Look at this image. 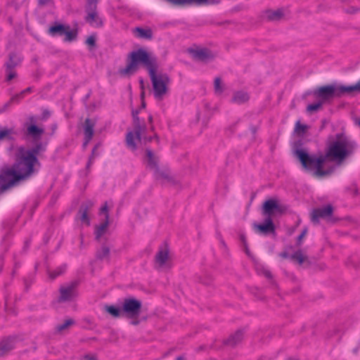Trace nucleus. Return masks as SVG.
<instances>
[{"label":"nucleus","mask_w":360,"mask_h":360,"mask_svg":"<svg viewBox=\"0 0 360 360\" xmlns=\"http://www.w3.org/2000/svg\"><path fill=\"white\" fill-rule=\"evenodd\" d=\"M354 148V142L345 135L340 134L330 141L325 156L317 158L309 155L304 149H296L294 153L304 168L314 169L316 175L323 176L333 171L332 169H325L330 160L342 161L352 153Z\"/></svg>","instance_id":"obj_1"},{"label":"nucleus","mask_w":360,"mask_h":360,"mask_svg":"<svg viewBox=\"0 0 360 360\" xmlns=\"http://www.w3.org/2000/svg\"><path fill=\"white\" fill-rule=\"evenodd\" d=\"M128 60L127 65L119 70L120 75L123 77L130 76L137 71L140 63L143 64L150 77L155 98L158 101L163 100L169 93L171 79L165 73H157L156 58L147 51L139 49L131 52Z\"/></svg>","instance_id":"obj_2"},{"label":"nucleus","mask_w":360,"mask_h":360,"mask_svg":"<svg viewBox=\"0 0 360 360\" xmlns=\"http://www.w3.org/2000/svg\"><path fill=\"white\" fill-rule=\"evenodd\" d=\"M44 150L41 144L32 149L19 147L15 150V162L12 168H4L0 172V187L2 191L14 186L18 181L30 176L39 165L37 155Z\"/></svg>","instance_id":"obj_3"},{"label":"nucleus","mask_w":360,"mask_h":360,"mask_svg":"<svg viewBox=\"0 0 360 360\" xmlns=\"http://www.w3.org/2000/svg\"><path fill=\"white\" fill-rule=\"evenodd\" d=\"M353 91L360 92V81L354 85L348 86L328 85L320 87L314 91L316 101L307 105V111L310 113L316 112L321 109L323 104L330 102L335 96L345 93L351 94Z\"/></svg>","instance_id":"obj_4"},{"label":"nucleus","mask_w":360,"mask_h":360,"mask_svg":"<svg viewBox=\"0 0 360 360\" xmlns=\"http://www.w3.org/2000/svg\"><path fill=\"white\" fill-rule=\"evenodd\" d=\"M134 131H129L126 136V142L128 148L135 150L137 143L141 142V135L146 131V126L137 116V112H133Z\"/></svg>","instance_id":"obj_5"},{"label":"nucleus","mask_w":360,"mask_h":360,"mask_svg":"<svg viewBox=\"0 0 360 360\" xmlns=\"http://www.w3.org/2000/svg\"><path fill=\"white\" fill-rule=\"evenodd\" d=\"M99 0H86L85 20L94 27H101L103 25L102 18L97 11V4Z\"/></svg>","instance_id":"obj_6"},{"label":"nucleus","mask_w":360,"mask_h":360,"mask_svg":"<svg viewBox=\"0 0 360 360\" xmlns=\"http://www.w3.org/2000/svg\"><path fill=\"white\" fill-rule=\"evenodd\" d=\"M146 162L147 166L153 171L155 178L162 182L168 180L169 172L167 170H162L158 167V158L150 150H146Z\"/></svg>","instance_id":"obj_7"},{"label":"nucleus","mask_w":360,"mask_h":360,"mask_svg":"<svg viewBox=\"0 0 360 360\" xmlns=\"http://www.w3.org/2000/svg\"><path fill=\"white\" fill-rule=\"evenodd\" d=\"M172 266V260L169 248L164 245L158 250L155 257V266L160 270L169 269Z\"/></svg>","instance_id":"obj_8"},{"label":"nucleus","mask_w":360,"mask_h":360,"mask_svg":"<svg viewBox=\"0 0 360 360\" xmlns=\"http://www.w3.org/2000/svg\"><path fill=\"white\" fill-rule=\"evenodd\" d=\"M141 308V302L139 300L134 298H127L122 303V314L128 318H136L139 315Z\"/></svg>","instance_id":"obj_9"},{"label":"nucleus","mask_w":360,"mask_h":360,"mask_svg":"<svg viewBox=\"0 0 360 360\" xmlns=\"http://www.w3.org/2000/svg\"><path fill=\"white\" fill-rule=\"evenodd\" d=\"M75 287V283H71L66 285L62 286L60 289V295L59 300L61 302L72 300L76 296Z\"/></svg>","instance_id":"obj_10"},{"label":"nucleus","mask_w":360,"mask_h":360,"mask_svg":"<svg viewBox=\"0 0 360 360\" xmlns=\"http://www.w3.org/2000/svg\"><path fill=\"white\" fill-rule=\"evenodd\" d=\"M333 212V208L330 205L324 207L314 210L311 212V219L314 224H318L320 219L330 217Z\"/></svg>","instance_id":"obj_11"},{"label":"nucleus","mask_w":360,"mask_h":360,"mask_svg":"<svg viewBox=\"0 0 360 360\" xmlns=\"http://www.w3.org/2000/svg\"><path fill=\"white\" fill-rule=\"evenodd\" d=\"M29 121L31 124L27 127L26 134L35 140L39 139L44 134V129L33 124L36 122V119L34 116H30Z\"/></svg>","instance_id":"obj_12"},{"label":"nucleus","mask_w":360,"mask_h":360,"mask_svg":"<svg viewBox=\"0 0 360 360\" xmlns=\"http://www.w3.org/2000/svg\"><path fill=\"white\" fill-rule=\"evenodd\" d=\"M282 207L274 200H266L263 205L264 214L268 215L269 217L274 212H282Z\"/></svg>","instance_id":"obj_13"},{"label":"nucleus","mask_w":360,"mask_h":360,"mask_svg":"<svg viewBox=\"0 0 360 360\" xmlns=\"http://www.w3.org/2000/svg\"><path fill=\"white\" fill-rule=\"evenodd\" d=\"M95 121L91 119H86L84 123V147H86L94 136V128Z\"/></svg>","instance_id":"obj_14"},{"label":"nucleus","mask_w":360,"mask_h":360,"mask_svg":"<svg viewBox=\"0 0 360 360\" xmlns=\"http://www.w3.org/2000/svg\"><path fill=\"white\" fill-rule=\"evenodd\" d=\"M101 213L105 214V221H103L101 225L97 226L96 229V239H99L107 231L108 226V208L107 205H105L101 208Z\"/></svg>","instance_id":"obj_15"},{"label":"nucleus","mask_w":360,"mask_h":360,"mask_svg":"<svg viewBox=\"0 0 360 360\" xmlns=\"http://www.w3.org/2000/svg\"><path fill=\"white\" fill-rule=\"evenodd\" d=\"M255 229L261 234H267L274 231V225L270 217H268L262 224H255Z\"/></svg>","instance_id":"obj_16"},{"label":"nucleus","mask_w":360,"mask_h":360,"mask_svg":"<svg viewBox=\"0 0 360 360\" xmlns=\"http://www.w3.org/2000/svg\"><path fill=\"white\" fill-rule=\"evenodd\" d=\"M193 56L195 59L202 61H205L213 57L212 53L206 49H200L193 51Z\"/></svg>","instance_id":"obj_17"},{"label":"nucleus","mask_w":360,"mask_h":360,"mask_svg":"<svg viewBox=\"0 0 360 360\" xmlns=\"http://www.w3.org/2000/svg\"><path fill=\"white\" fill-rule=\"evenodd\" d=\"M66 27L67 26L62 24L55 23L49 28L48 33L53 37L63 36L65 32Z\"/></svg>","instance_id":"obj_18"},{"label":"nucleus","mask_w":360,"mask_h":360,"mask_svg":"<svg viewBox=\"0 0 360 360\" xmlns=\"http://www.w3.org/2000/svg\"><path fill=\"white\" fill-rule=\"evenodd\" d=\"M22 60V58L20 55L11 53L8 60L5 63V67L13 68L15 69V67L20 64Z\"/></svg>","instance_id":"obj_19"},{"label":"nucleus","mask_w":360,"mask_h":360,"mask_svg":"<svg viewBox=\"0 0 360 360\" xmlns=\"http://www.w3.org/2000/svg\"><path fill=\"white\" fill-rule=\"evenodd\" d=\"M265 18L269 20H278L283 16V12L281 9L268 10L265 12Z\"/></svg>","instance_id":"obj_20"},{"label":"nucleus","mask_w":360,"mask_h":360,"mask_svg":"<svg viewBox=\"0 0 360 360\" xmlns=\"http://www.w3.org/2000/svg\"><path fill=\"white\" fill-rule=\"evenodd\" d=\"M104 309L106 312L115 318L120 317L123 315L122 308L120 309L113 305H106L104 307Z\"/></svg>","instance_id":"obj_21"},{"label":"nucleus","mask_w":360,"mask_h":360,"mask_svg":"<svg viewBox=\"0 0 360 360\" xmlns=\"http://www.w3.org/2000/svg\"><path fill=\"white\" fill-rule=\"evenodd\" d=\"M13 341L11 339H6L0 343V354H3L13 348Z\"/></svg>","instance_id":"obj_22"},{"label":"nucleus","mask_w":360,"mask_h":360,"mask_svg":"<svg viewBox=\"0 0 360 360\" xmlns=\"http://www.w3.org/2000/svg\"><path fill=\"white\" fill-rule=\"evenodd\" d=\"M249 99V96L247 93L239 91L236 92L233 97V101L234 103L241 104L246 102Z\"/></svg>","instance_id":"obj_23"},{"label":"nucleus","mask_w":360,"mask_h":360,"mask_svg":"<svg viewBox=\"0 0 360 360\" xmlns=\"http://www.w3.org/2000/svg\"><path fill=\"white\" fill-rule=\"evenodd\" d=\"M135 34L137 37L141 38L150 39L152 37L151 30L149 29H143L136 27L134 30Z\"/></svg>","instance_id":"obj_24"},{"label":"nucleus","mask_w":360,"mask_h":360,"mask_svg":"<svg viewBox=\"0 0 360 360\" xmlns=\"http://www.w3.org/2000/svg\"><path fill=\"white\" fill-rule=\"evenodd\" d=\"M87 210L88 208L86 207L82 206L79 211V217L83 224L89 225L90 220L87 214Z\"/></svg>","instance_id":"obj_25"},{"label":"nucleus","mask_w":360,"mask_h":360,"mask_svg":"<svg viewBox=\"0 0 360 360\" xmlns=\"http://www.w3.org/2000/svg\"><path fill=\"white\" fill-rule=\"evenodd\" d=\"M63 35L65 36L64 41L70 42L76 39L77 32L75 30H70V27L67 26L65 28V32Z\"/></svg>","instance_id":"obj_26"},{"label":"nucleus","mask_w":360,"mask_h":360,"mask_svg":"<svg viewBox=\"0 0 360 360\" xmlns=\"http://www.w3.org/2000/svg\"><path fill=\"white\" fill-rule=\"evenodd\" d=\"M167 1L172 3L174 5L177 6H183L186 5V3H191L192 1H196L197 3H203L206 2V0H167ZM210 1V0H207V2Z\"/></svg>","instance_id":"obj_27"},{"label":"nucleus","mask_w":360,"mask_h":360,"mask_svg":"<svg viewBox=\"0 0 360 360\" xmlns=\"http://www.w3.org/2000/svg\"><path fill=\"white\" fill-rule=\"evenodd\" d=\"M291 258L302 264L306 260L307 257L301 250H298L291 255Z\"/></svg>","instance_id":"obj_28"},{"label":"nucleus","mask_w":360,"mask_h":360,"mask_svg":"<svg viewBox=\"0 0 360 360\" xmlns=\"http://www.w3.org/2000/svg\"><path fill=\"white\" fill-rule=\"evenodd\" d=\"M73 323H74L73 320L67 319L63 323L58 325L56 327V330L58 332H63V331L65 330L66 329H68Z\"/></svg>","instance_id":"obj_29"},{"label":"nucleus","mask_w":360,"mask_h":360,"mask_svg":"<svg viewBox=\"0 0 360 360\" xmlns=\"http://www.w3.org/2000/svg\"><path fill=\"white\" fill-rule=\"evenodd\" d=\"M307 129V126L305 124H302L300 121H297L295 127V132L297 134L302 136L306 130Z\"/></svg>","instance_id":"obj_30"},{"label":"nucleus","mask_w":360,"mask_h":360,"mask_svg":"<svg viewBox=\"0 0 360 360\" xmlns=\"http://www.w3.org/2000/svg\"><path fill=\"white\" fill-rule=\"evenodd\" d=\"M5 68H6L5 71H6V79L7 81H11L17 77V73L13 68H8V67H5Z\"/></svg>","instance_id":"obj_31"},{"label":"nucleus","mask_w":360,"mask_h":360,"mask_svg":"<svg viewBox=\"0 0 360 360\" xmlns=\"http://www.w3.org/2000/svg\"><path fill=\"white\" fill-rule=\"evenodd\" d=\"M109 252H110L109 248L105 246H103L101 248V249L99 251H98L97 257L99 259H104L108 256Z\"/></svg>","instance_id":"obj_32"},{"label":"nucleus","mask_w":360,"mask_h":360,"mask_svg":"<svg viewBox=\"0 0 360 360\" xmlns=\"http://www.w3.org/2000/svg\"><path fill=\"white\" fill-rule=\"evenodd\" d=\"M214 91L216 94H220L223 91V86L219 78L214 79Z\"/></svg>","instance_id":"obj_33"},{"label":"nucleus","mask_w":360,"mask_h":360,"mask_svg":"<svg viewBox=\"0 0 360 360\" xmlns=\"http://www.w3.org/2000/svg\"><path fill=\"white\" fill-rule=\"evenodd\" d=\"M242 336H243V333L241 331H238V332L236 333L231 337V340H232L231 344L234 345V344H236L238 342L240 341V340L242 339Z\"/></svg>","instance_id":"obj_34"},{"label":"nucleus","mask_w":360,"mask_h":360,"mask_svg":"<svg viewBox=\"0 0 360 360\" xmlns=\"http://www.w3.org/2000/svg\"><path fill=\"white\" fill-rule=\"evenodd\" d=\"M12 133L11 129H4L0 130V140L4 139L11 135Z\"/></svg>","instance_id":"obj_35"},{"label":"nucleus","mask_w":360,"mask_h":360,"mask_svg":"<svg viewBox=\"0 0 360 360\" xmlns=\"http://www.w3.org/2000/svg\"><path fill=\"white\" fill-rule=\"evenodd\" d=\"M257 271L263 274L265 277L269 278H271V274L267 269L261 266L257 268Z\"/></svg>","instance_id":"obj_36"},{"label":"nucleus","mask_w":360,"mask_h":360,"mask_svg":"<svg viewBox=\"0 0 360 360\" xmlns=\"http://www.w3.org/2000/svg\"><path fill=\"white\" fill-rule=\"evenodd\" d=\"M210 1H206V2H203V3H197L196 1H192L191 3H186V5L187 4H198V5H202V4H217V3H219L220 1V0H210Z\"/></svg>","instance_id":"obj_37"},{"label":"nucleus","mask_w":360,"mask_h":360,"mask_svg":"<svg viewBox=\"0 0 360 360\" xmlns=\"http://www.w3.org/2000/svg\"><path fill=\"white\" fill-rule=\"evenodd\" d=\"M95 42H96V40H95V37H93V36H90L87 38L86 41V43L89 45V46H94L95 45Z\"/></svg>","instance_id":"obj_38"},{"label":"nucleus","mask_w":360,"mask_h":360,"mask_svg":"<svg viewBox=\"0 0 360 360\" xmlns=\"http://www.w3.org/2000/svg\"><path fill=\"white\" fill-rule=\"evenodd\" d=\"M20 95L21 94H16V95L12 96L11 100L8 102V103H9V106L11 105V103L12 102H15V101L18 102V101H20L21 99Z\"/></svg>","instance_id":"obj_39"},{"label":"nucleus","mask_w":360,"mask_h":360,"mask_svg":"<svg viewBox=\"0 0 360 360\" xmlns=\"http://www.w3.org/2000/svg\"><path fill=\"white\" fill-rule=\"evenodd\" d=\"M9 108V103H6L2 108H0V114L6 112Z\"/></svg>","instance_id":"obj_40"},{"label":"nucleus","mask_w":360,"mask_h":360,"mask_svg":"<svg viewBox=\"0 0 360 360\" xmlns=\"http://www.w3.org/2000/svg\"><path fill=\"white\" fill-rule=\"evenodd\" d=\"M306 233H307V230L304 229V230H303L302 233L298 236L297 241L299 243H301L302 238L305 236Z\"/></svg>","instance_id":"obj_41"},{"label":"nucleus","mask_w":360,"mask_h":360,"mask_svg":"<svg viewBox=\"0 0 360 360\" xmlns=\"http://www.w3.org/2000/svg\"><path fill=\"white\" fill-rule=\"evenodd\" d=\"M82 360H97V359L94 356L85 355Z\"/></svg>","instance_id":"obj_42"},{"label":"nucleus","mask_w":360,"mask_h":360,"mask_svg":"<svg viewBox=\"0 0 360 360\" xmlns=\"http://www.w3.org/2000/svg\"><path fill=\"white\" fill-rule=\"evenodd\" d=\"M96 150V148H94L92 150V155L91 157L89 158V162L87 164V167H89L90 165L91 164L92 161H93V159H94V152Z\"/></svg>","instance_id":"obj_43"},{"label":"nucleus","mask_w":360,"mask_h":360,"mask_svg":"<svg viewBox=\"0 0 360 360\" xmlns=\"http://www.w3.org/2000/svg\"><path fill=\"white\" fill-rule=\"evenodd\" d=\"M31 91H32V88L28 87V88L25 89V90L22 91V94H28V93H30Z\"/></svg>","instance_id":"obj_44"},{"label":"nucleus","mask_w":360,"mask_h":360,"mask_svg":"<svg viewBox=\"0 0 360 360\" xmlns=\"http://www.w3.org/2000/svg\"><path fill=\"white\" fill-rule=\"evenodd\" d=\"M50 0H39V4H41V5H44L46 3H48Z\"/></svg>","instance_id":"obj_45"},{"label":"nucleus","mask_w":360,"mask_h":360,"mask_svg":"<svg viewBox=\"0 0 360 360\" xmlns=\"http://www.w3.org/2000/svg\"><path fill=\"white\" fill-rule=\"evenodd\" d=\"M139 321H132L131 322V323L133 324V325H137V324H139Z\"/></svg>","instance_id":"obj_46"},{"label":"nucleus","mask_w":360,"mask_h":360,"mask_svg":"<svg viewBox=\"0 0 360 360\" xmlns=\"http://www.w3.org/2000/svg\"><path fill=\"white\" fill-rule=\"evenodd\" d=\"M356 122L360 126V118L356 120Z\"/></svg>","instance_id":"obj_47"},{"label":"nucleus","mask_w":360,"mask_h":360,"mask_svg":"<svg viewBox=\"0 0 360 360\" xmlns=\"http://www.w3.org/2000/svg\"><path fill=\"white\" fill-rule=\"evenodd\" d=\"M19 94H21V95H20V97H21V98H22L24 96V95H25V94H22V91H21Z\"/></svg>","instance_id":"obj_48"},{"label":"nucleus","mask_w":360,"mask_h":360,"mask_svg":"<svg viewBox=\"0 0 360 360\" xmlns=\"http://www.w3.org/2000/svg\"><path fill=\"white\" fill-rule=\"evenodd\" d=\"M176 360H183V358L181 356L177 357Z\"/></svg>","instance_id":"obj_49"},{"label":"nucleus","mask_w":360,"mask_h":360,"mask_svg":"<svg viewBox=\"0 0 360 360\" xmlns=\"http://www.w3.org/2000/svg\"><path fill=\"white\" fill-rule=\"evenodd\" d=\"M245 251H246V253H247V254H248V253H249V251H248V248H245Z\"/></svg>","instance_id":"obj_50"},{"label":"nucleus","mask_w":360,"mask_h":360,"mask_svg":"<svg viewBox=\"0 0 360 360\" xmlns=\"http://www.w3.org/2000/svg\"><path fill=\"white\" fill-rule=\"evenodd\" d=\"M282 256H283V257H287V255H286V254H285V253L282 254Z\"/></svg>","instance_id":"obj_51"},{"label":"nucleus","mask_w":360,"mask_h":360,"mask_svg":"<svg viewBox=\"0 0 360 360\" xmlns=\"http://www.w3.org/2000/svg\"><path fill=\"white\" fill-rule=\"evenodd\" d=\"M57 275H58V274L53 275L52 277L55 278Z\"/></svg>","instance_id":"obj_52"},{"label":"nucleus","mask_w":360,"mask_h":360,"mask_svg":"<svg viewBox=\"0 0 360 360\" xmlns=\"http://www.w3.org/2000/svg\"><path fill=\"white\" fill-rule=\"evenodd\" d=\"M148 119H149V121H151L152 120V117L150 116Z\"/></svg>","instance_id":"obj_53"},{"label":"nucleus","mask_w":360,"mask_h":360,"mask_svg":"<svg viewBox=\"0 0 360 360\" xmlns=\"http://www.w3.org/2000/svg\"><path fill=\"white\" fill-rule=\"evenodd\" d=\"M48 115H49V112H46V113L44 114V116H46Z\"/></svg>","instance_id":"obj_54"},{"label":"nucleus","mask_w":360,"mask_h":360,"mask_svg":"<svg viewBox=\"0 0 360 360\" xmlns=\"http://www.w3.org/2000/svg\"><path fill=\"white\" fill-rule=\"evenodd\" d=\"M48 115H49V112H46V113L44 114V116H46Z\"/></svg>","instance_id":"obj_55"},{"label":"nucleus","mask_w":360,"mask_h":360,"mask_svg":"<svg viewBox=\"0 0 360 360\" xmlns=\"http://www.w3.org/2000/svg\"><path fill=\"white\" fill-rule=\"evenodd\" d=\"M48 115H49V112H46V113L44 114V116H46Z\"/></svg>","instance_id":"obj_56"}]
</instances>
